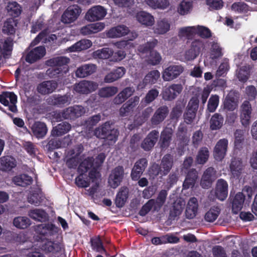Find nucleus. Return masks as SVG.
<instances>
[{
  "instance_id": "nucleus-1",
  "label": "nucleus",
  "mask_w": 257,
  "mask_h": 257,
  "mask_svg": "<svg viewBox=\"0 0 257 257\" xmlns=\"http://www.w3.org/2000/svg\"><path fill=\"white\" fill-rule=\"evenodd\" d=\"M38 235L35 240L40 242V249L45 253H56L62 250V244L58 241H51L49 237L58 232V228L53 224H40L36 228Z\"/></svg>"
},
{
  "instance_id": "nucleus-2",
  "label": "nucleus",
  "mask_w": 257,
  "mask_h": 257,
  "mask_svg": "<svg viewBox=\"0 0 257 257\" xmlns=\"http://www.w3.org/2000/svg\"><path fill=\"white\" fill-rule=\"evenodd\" d=\"M112 123L106 121L101 126L95 128L94 135L99 139L108 141V144H112L116 142L119 135L117 129L113 128Z\"/></svg>"
},
{
  "instance_id": "nucleus-3",
  "label": "nucleus",
  "mask_w": 257,
  "mask_h": 257,
  "mask_svg": "<svg viewBox=\"0 0 257 257\" xmlns=\"http://www.w3.org/2000/svg\"><path fill=\"white\" fill-rule=\"evenodd\" d=\"M228 195V183L225 180L219 179L217 180L214 190H212L209 196L210 199H217L224 201Z\"/></svg>"
},
{
  "instance_id": "nucleus-4",
  "label": "nucleus",
  "mask_w": 257,
  "mask_h": 257,
  "mask_svg": "<svg viewBox=\"0 0 257 257\" xmlns=\"http://www.w3.org/2000/svg\"><path fill=\"white\" fill-rule=\"evenodd\" d=\"M199 102L198 99L195 97H193L189 100L186 108V111L183 115L184 121L187 124H190L193 122L198 109Z\"/></svg>"
},
{
  "instance_id": "nucleus-5",
  "label": "nucleus",
  "mask_w": 257,
  "mask_h": 257,
  "mask_svg": "<svg viewBox=\"0 0 257 257\" xmlns=\"http://www.w3.org/2000/svg\"><path fill=\"white\" fill-rule=\"evenodd\" d=\"M0 102L13 112H17L16 105L17 102V96L13 92H3L0 94Z\"/></svg>"
},
{
  "instance_id": "nucleus-6",
  "label": "nucleus",
  "mask_w": 257,
  "mask_h": 257,
  "mask_svg": "<svg viewBox=\"0 0 257 257\" xmlns=\"http://www.w3.org/2000/svg\"><path fill=\"white\" fill-rule=\"evenodd\" d=\"M85 109L81 105H74L64 109L61 116L65 119H75L84 114Z\"/></svg>"
},
{
  "instance_id": "nucleus-7",
  "label": "nucleus",
  "mask_w": 257,
  "mask_h": 257,
  "mask_svg": "<svg viewBox=\"0 0 257 257\" xmlns=\"http://www.w3.org/2000/svg\"><path fill=\"white\" fill-rule=\"evenodd\" d=\"M140 101V97L135 96L130 98L119 108V114L121 117L128 116L132 114Z\"/></svg>"
},
{
  "instance_id": "nucleus-8",
  "label": "nucleus",
  "mask_w": 257,
  "mask_h": 257,
  "mask_svg": "<svg viewBox=\"0 0 257 257\" xmlns=\"http://www.w3.org/2000/svg\"><path fill=\"white\" fill-rule=\"evenodd\" d=\"M124 169L122 166H118L113 169L108 179L110 187L115 189L119 186L124 178Z\"/></svg>"
},
{
  "instance_id": "nucleus-9",
  "label": "nucleus",
  "mask_w": 257,
  "mask_h": 257,
  "mask_svg": "<svg viewBox=\"0 0 257 257\" xmlns=\"http://www.w3.org/2000/svg\"><path fill=\"white\" fill-rule=\"evenodd\" d=\"M106 15V10L102 6L98 5L91 8L86 13L85 18L90 22H94L102 20Z\"/></svg>"
},
{
  "instance_id": "nucleus-10",
  "label": "nucleus",
  "mask_w": 257,
  "mask_h": 257,
  "mask_svg": "<svg viewBox=\"0 0 257 257\" xmlns=\"http://www.w3.org/2000/svg\"><path fill=\"white\" fill-rule=\"evenodd\" d=\"M204 48V44L200 40H195L191 43L190 48L186 51L185 57L188 61L194 60Z\"/></svg>"
},
{
  "instance_id": "nucleus-11",
  "label": "nucleus",
  "mask_w": 257,
  "mask_h": 257,
  "mask_svg": "<svg viewBox=\"0 0 257 257\" xmlns=\"http://www.w3.org/2000/svg\"><path fill=\"white\" fill-rule=\"evenodd\" d=\"M148 160L146 158H141L135 163L131 172L132 180H138L143 175L148 166Z\"/></svg>"
},
{
  "instance_id": "nucleus-12",
  "label": "nucleus",
  "mask_w": 257,
  "mask_h": 257,
  "mask_svg": "<svg viewBox=\"0 0 257 257\" xmlns=\"http://www.w3.org/2000/svg\"><path fill=\"white\" fill-rule=\"evenodd\" d=\"M216 179V171L212 167H209L204 172L200 181V186L204 189L210 188Z\"/></svg>"
},
{
  "instance_id": "nucleus-13",
  "label": "nucleus",
  "mask_w": 257,
  "mask_h": 257,
  "mask_svg": "<svg viewBox=\"0 0 257 257\" xmlns=\"http://www.w3.org/2000/svg\"><path fill=\"white\" fill-rule=\"evenodd\" d=\"M228 141L226 139L219 140L214 148L213 156L215 160L221 161L225 157L227 151Z\"/></svg>"
},
{
  "instance_id": "nucleus-14",
  "label": "nucleus",
  "mask_w": 257,
  "mask_h": 257,
  "mask_svg": "<svg viewBox=\"0 0 257 257\" xmlns=\"http://www.w3.org/2000/svg\"><path fill=\"white\" fill-rule=\"evenodd\" d=\"M184 70L181 65H170L163 73V78L165 81H171L177 78Z\"/></svg>"
},
{
  "instance_id": "nucleus-15",
  "label": "nucleus",
  "mask_w": 257,
  "mask_h": 257,
  "mask_svg": "<svg viewBox=\"0 0 257 257\" xmlns=\"http://www.w3.org/2000/svg\"><path fill=\"white\" fill-rule=\"evenodd\" d=\"M81 12L77 5L69 6L62 16V22L66 24H70L75 21Z\"/></svg>"
},
{
  "instance_id": "nucleus-16",
  "label": "nucleus",
  "mask_w": 257,
  "mask_h": 257,
  "mask_svg": "<svg viewBox=\"0 0 257 257\" xmlns=\"http://www.w3.org/2000/svg\"><path fill=\"white\" fill-rule=\"evenodd\" d=\"M97 87L96 82L84 80L75 84L74 89L77 93L87 94L96 90Z\"/></svg>"
},
{
  "instance_id": "nucleus-17",
  "label": "nucleus",
  "mask_w": 257,
  "mask_h": 257,
  "mask_svg": "<svg viewBox=\"0 0 257 257\" xmlns=\"http://www.w3.org/2000/svg\"><path fill=\"white\" fill-rule=\"evenodd\" d=\"M183 88L181 84H173L163 90L162 98L165 100H173L181 93Z\"/></svg>"
},
{
  "instance_id": "nucleus-18",
  "label": "nucleus",
  "mask_w": 257,
  "mask_h": 257,
  "mask_svg": "<svg viewBox=\"0 0 257 257\" xmlns=\"http://www.w3.org/2000/svg\"><path fill=\"white\" fill-rule=\"evenodd\" d=\"M70 95L66 93L64 95L54 94L47 99L49 104L56 106L59 107H63L70 103Z\"/></svg>"
},
{
  "instance_id": "nucleus-19",
  "label": "nucleus",
  "mask_w": 257,
  "mask_h": 257,
  "mask_svg": "<svg viewBox=\"0 0 257 257\" xmlns=\"http://www.w3.org/2000/svg\"><path fill=\"white\" fill-rule=\"evenodd\" d=\"M169 107L166 105L159 106L155 111L151 119L152 125H157L162 122L168 116Z\"/></svg>"
},
{
  "instance_id": "nucleus-20",
  "label": "nucleus",
  "mask_w": 257,
  "mask_h": 257,
  "mask_svg": "<svg viewBox=\"0 0 257 257\" xmlns=\"http://www.w3.org/2000/svg\"><path fill=\"white\" fill-rule=\"evenodd\" d=\"M159 136V131L156 130L150 132L141 144L142 148L146 151H150L158 141Z\"/></svg>"
},
{
  "instance_id": "nucleus-21",
  "label": "nucleus",
  "mask_w": 257,
  "mask_h": 257,
  "mask_svg": "<svg viewBox=\"0 0 257 257\" xmlns=\"http://www.w3.org/2000/svg\"><path fill=\"white\" fill-rule=\"evenodd\" d=\"M46 54L44 46H39L30 51L26 55L25 60L29 63H33L42 58Z\"/></svg>"
},
{
  "instance_id": "nucleus-22",
  "label": "nucleus",
  "mask_w": 257,
  "mask_h": 257,
  "mask_svg": "<svg viewBox=\"0 0 257 257\" xmlns=\"http://www.w3.org/2000/svg\"><path fill=\"white\" fill-rule=\"evenodd\" d=\"M97 69L96 65L85 64L78 67L75 71V76L78 78H85L94 73Z\"/></svg>"
},
{
  "instance_id": "nucleus-23",
  "label": "nucleus",
  "mask_w": 257,
  "mask_h": 257,
  "mask_svg": "<svg viewBox=\"0 0 257 257\" xmlns=\"http://www.w3.org/2000/svg\"><path fill=\"white\" fill-rule=\"evenodd\" d=\"M57 86L58 83L55 81H45L38 85L37 90L42 95L49 94L54 91Z\"/></svg>"
},
{
  "instance_id": "nucleus-24",
  "label": "nucleus",
  "mask_w": 257,
  "mask_h": 257,
  "mask_svg": "<svg viewBox=\"0 0 257 257\" xmlns=\"http://www.w3.org/2000/svg\"><path fill=\"white\" fill-rule=\"evenodd\" d=\"M251 111V105L248 101H244L241 105L240 121L242 124L247 127L250 123Z\"/></svg>"
},
{
  "instance_id": "nucleus-25",
  "label": "nucleus",
  "mask_w": 257,
  "mask_h": 257,
  "mask_svg": "<svg viewBox=\"0 0 257 257\" xmlns=\"http://www.w3.org/2000/svg\"><path fill=\"white\" fill-rule=\"evenodd\" d=\"M198 179V173L196 169H190L187 172L185 180L183 183L184 189H188L194 186Z\"/></svg>"
},
{
  "instance_id": "nucleus-26",
  "label": "nucleus",
  "mask_w": 257,
  "mask_h": 257,
  "mask_svg": "<svg viewBox=\"0 0 257 257\" xmlns=\"http://www.w3.org/2000/svg\"><path fill=\"white\" fill-rule=\"evenodd\" d=\"M173 156L169 154L164 155L159 165L162 170L161 176L167 175L173 167Z\"/></svg>"
},
{
  "instance_id": "nucleus-27",
  "label": "nucleus",
  "mask_w": 257,
  "mask_h": 257,
  "mask_svg": "<svg viewBox=\"0 0 257 257\" xmlns=\"http://www.w3.org/2000/svg\"><path fill=\"white\" fill-rule=\"evenodd\" d=\"M229 167L233 176L237 178L241 175L244 169L241 159L235 157L231 159Z\"/></svg>"
},
{
  "instance_id": "nucleus-28",
  "label": "nucleus",
  "mask_w": 257,
  "mask_h": 257,
  "mask_svg": "<svg viewBox=\"0 0 257 257\" xmlns=\"http://www.w3.org/2000/svg\"><path fill=\"white\" fill-rule=\"evenodd\" d=\"M18 24V20L15 18H11L7 19L4 23L2 32L7 35H14Z\"/></svg>"
},
{
  "instance_id": "nucleus-29",
  "label": "nucleus",
  "mask_w": 257,
  "mask_h": 257,
  "mask_svg": "<svg viewBox=\"0 0 257 257\" xmlns=\"http://www.w3.org/2000/svg\"><path fill=\"white\" fill-rule=\"evenodd\" d=\"M31 129L34 136L38 139L43 138L48 132L46 124L39 121H35L32 125Z\"/></svg>"
},
{
  "instance_id": "nucleus-30",
  "label": "nucleus",
  "mask_w": 257,
  "mask_h": 257,
  "mask_svg": "<svg viewBox=\"0 0 257 257\" xmlns=\"http://www.w3.org/2000/svg\"><path fill=\"white\" fill-rule=\"evenodd\" d=\"M17 165L16 160L12 157L6 156L0 158V170L5 172H9Z\"/></svg>"
},
{
  "instance_id": "nucleus-31",
  "label": "nucleus",
  "mask_w": 257,
  "mask_h": 257,
  "mask_svg": "<svg viewBox=\"0 0 257 257\" xmlns=\"http://www.w3.org/2000/svg\"><path fill=\"white\" fill-rule=\"evenodd\" d=\"M245 200V195L242 192H238L231 200L232 211L235 214L242 209Z\"/></svg>"
},
{
  "instance_id": "nucleus-32",
  "label": "nucleus",
  "mask_w": 257,
  "mask_h": 257,
  "mask_svg": "<svg viewBox=\"0 0 257 257\" xmlns=\"http://www.w3.org/2000/svg\"><path fill=\"white\" fill-rule=\"evenodd\" d=\"M130 32L128 27L124 25H118L110 29L107 33L109 38H119L127 35Z\"/></svg>"
},
{
  "instance_id": "nucleus-33",
  "label": "nucleus",
  "mask_w": 257,
  "mask_h": 257,
  "mask_svg": "<svg viewBox=\"0 0 257 257\" xmlns=\"http://www.w3.org/2000/svg\"><path fill=\"white\" fill-rule=\"evenodd\" d=\"M170 29V23L169 21L164 18L158 20L153 28L154 33L158 35H163L167 33Z\"/></svg>"
},
{
  "instance_id": "nucleus-34",
  "label": "nucleus",
  "mask_w": 257,
  "mask_h": 257,
  "mask_svg": "<svg viewBox=\"0 0 257 257\" xmlns=\"http://www.w3.org/2000/svg\"><path fill=\"white\" fill-rule=\"evenodd\" d=\"M198 204L197 199L195 197L190 198L188 202L185 214L186 216L188 219H192L197 213Z\"/></svg>"
},
{
  "instance_id": "nucleus-35",
  "label": "nucleus",
  "mask_w": 257,
  "mask_h": 257,
  "mask_svg": "<svg viewBox=\"0 0 257 257\" xmlns=\"http://www.w3.org/2000/svg\"><path fill=\"white\" fill-rule=\"evenodd\" d=\"M136 18L140 23L147 27L152 26L155 23L154 17L150 14L144 11L138 13Z\"/></svg>"
},
{
  "instance_id": "nucleus-36",
  "label": "nucleus",
  "mask_w": 257,
  "mask_h": 257,
  "mask_svg": "<svg viewBox=\"0 0 257 257\" xmlns=\"http://www.w3.org/2000/svg\"><path fill=\"white\" fill-rule=\"evenodd\" d=\"M128 197V189L126 187H121L116 194L115 204L116 207H123Z\"/></svg>"
},
{
  "instance_id": "nucleus-37",
  "label": "nucleus",
  "mask_w": 257,
  "mask_h": 257,
  "mask_svg": "<svg viewBox=\"0 0 257 257\" xmlns=\"http://www.w3.org/2000/svg\"><path fill=\"white\" fill-rule=\"evenodd\" d=\"M71 128L70 123L65 121L62 122L53 127L51 131V135L53 137L61 136L68 133Z\"/></svg>"
},
{
  "instance_id": "nucleus-38",
  "label": "nucleus",
  "mask_w": 257,
  "mask_h": 257,
  "mask_svg": "<svg viewBox=\"0 0 257 257\" xmlns=\"http://www.w3.org/2000/svg\"><path fill=\"white\" fill-rule=\"evenodd\" d=\"M92 42L88 39H82L70 46L68 50L70 52H79L86 50L92 46Z\"/></svg>"
},
{
  "instance_id": "nucleus-39",
  "label": "nucleus",
  "mask_w": 257,
  "mask_h": 257,
  "mask_svg": "<svg viewBox=\"0 0 257 257\" xmlns=\"http://www.w3.org/2000/svg\"><path fill=\"white\" fill-rule=\"evenodd\" d=\"M28 215L34 220L43 222L48 218V214L43 209H31L28 212Z\"/></svg>"
},
{
  "instance_id": "nucleus-40",
  "label": "nucleus",
  "mask_w": 257,
  "mask_h": 257,
  "mask_svg": "<svg viewBox=\"0 0 257 257\" xmlns=\"http://www.w3.org/2000/svg\"><path fill=\"white\" fill-rule=\"evenodd\" d=\"M13 182L17 186L26 187L32 183L33 179L29 175L23 174L15 176L13 179Z\"/></svg>"
},
{
  "instance_id": "nucleus-41",
  "label": "nucleus",
  "mask_w": 257,
  "mask_h": 257,
  "mask_svg": "<svg viewBox=\"0 0 257 257\" xmlns=\"http://www.w3.org/2000/svg\"><path fill=\"white\" fill-rule=\"evenodd\" d=\"M209 152L207 147H202L199 150L195 158V163L196 164L204 165L208 160Z\"/></svg>"
},
{
  "instance_id": "nucleus-42",
  "label": "nucleus",
  "mask_w": 257,
  "mask_h": 257,
  "mask_svg": "<svg viewBox=\"0 0 257 257\" xmlns=\"http://www.w3.org/2000/svg\"><path fill=\"white\" fill-rule=\"evenodd\" d=\"M70 62V59L65 56H58L50 59L46 61L48 66L51 67L67 65Z\"/></svg>"
},
{
  "instance_id": "nucleus-43",
  "label": "nucleus",
  "mask_w": 257,
  "mask_h": 257,
  "mask_svg": "<svg viewBox=\"0 0 257 257\" xmlns=\"http://www.w3.org/2000/svg\"><path fill=\"white\" fill-rule=\"evenodd\" d=\"M94 159L93 157H88L82 161L77 169L78 173L86 174L88 171L94 166Z\"/></svg>"
},
{
  "instance_id": "nucleus-44",
  "label": "nucleus",
  "mask_w": 257,
  "mask_h": 257,
  "mask_svg": "<svg viewBox=\"0 0 257 257\" xmlns=\"http://www.w3.org/2000/svg\"><path fill=\"white\" fill-rule=\"evenodd\" d=\"M172 133L168 131H164L161 133L159 145L162 150L168 148L172 140Z\"/></svg>"
},
{
  "instance_id": "nucleus-45",
  "label": "nucleus",
  "mask_w": 257,
  "mask_h": 257,
  "mask_svg": "<svg viewBox=\"0 0 257 257\" xmlns=\"http://www.w3.org/2000/svg\"><path fill=\"white\" fill-rule=\"evenodd\" d=\"M158 44V41L154 39L152 41H149L147 43L140 45L138 48V51L143 54L151 53L153 49Z\"/></svg>"
},
{
  "instance_id": "nucleus-46",
  "label": "nucleus",
  "mask_w": 257,
  "mask_h": 257,
  "mask_svg": "<svg viewBox=\"0 0 257 257\" xmlns=\"http://www.w3.org/2000/svg\"><path fill=\"white\" fill-rule=\"evenodd\" d=\"M223 120L224 118L221 114L215 113L212 116L210 121L211 130H217L220 128L223 125Z\"/></svg>"
},
{
  "instance_id": "nucleus-47",
  "label": "nucleus",
  "mask_w": 257,
  "mask_h": 257,
  "mask_svg": "<svg viewBox=\"0 0 257 257\" xmlns=\"http://www.w3.org/2000/svg\"><path fill=\"white\" fill-rule=\"evenodd\" d=\"M183 209V204L181 202H175L170 208L169 218L171 220H175L178 217L182 212Z\"/></svg>"
},
{
  "instance_id": "nucleus-48",
  "label": "nucleus",
  "mask_w": 257,
  "mask_h": 257,
  "mask_svg": "<svg viewBox=\"0 0 257 257\" xmlns=\"http://www.w3.org/2000/svg\"><path fill=\"white\" fill-rule=\"evenodd\" d=\"M251 67L249 65L246 64L240 67L237 74V78L240 81L246 82L249 76Z\"/></svg>"
},
{
  "instance_id": "nucleus-49",
  "label": "nucleus",
  "mask_w": 257,
  "mask_h": 257,
  "mask_svg": "<svg viewBox=\"0 0 257 257\" xmlns=\"http://www.w3.org/2000/svg\"><path fill=\"white\" fill-rule=\"evenodd\" d=\"M160 73L158 70L151 71L145 76L143 80V83L145 86L148 84H155L160 77Z\"/></svg>"
},
{
  "instance_id": "nucleus-50",
  "label": "nucleus",
  "mask_w": 257,
  "mask_h": 257,
  "mask_svg": "<svg viewBox=\"0 0 257 257\" xmlns=\"http://www.w3.org/2000/svg\"><path fill=\"white\" fill-rule=\"evenodd\" d=\"M220 212V208L217 206H213L205 213L204 219L207 222H212L217 219Z\"/></svg>"
},
{
  "instance_id": "nucleus-51",
  "label": "nucleus",
  "mask_w": 257,
  "mask_h": 257,
  "mask_svg": "<svg viewBox=\"0 0 257 257\" xmlns=\"http://www.w3.org/2000/svg\"><path fill=\"white\" fill-rule=\"evenodd\" d=\"M90 243L92 249L96 252L100 253H106V250L104 247L102 241L100 236H97L94 238H91Z\"/></svg>"
},
{
  "instance_id": "nucleus-52",
  "label": "nucleus",
  "mask_w": 257,
  "mask_h": 257,
  "mask_svg": "<svg viewBox=\"0 0 257 257\" xmlns=\"http://www.w3.org/2000/svg\"><path fill=\"white\" fill-rule=\"evenodd\" d=\"M145 2L149 7L154 9H165L169 5L168 0H145Z\"/></svg>"
},
{
  "instance_id": "nucleus-53",
  "label": "nucleus",
  "mask_w": 257,
  "mask_h": 257,
  "mask_svg": "<svg viewBox=\"0 0 257 257\" xmlns=\"http://www.w3.org/2000/svg\"><path fill=\"white\" fill-rule=\"evenodd\" d=\"M14 225L20 229H25L31 224V221L29 218L25 216H18L14 219Z\"/></svg>"
},
{
  "instance_id": "nucleus-54",
  "label": "nucleus",
  "mask_w": 257,
  "mask_h": 257,
  "mask_svg": "<svg viewBox=\"0 0 257 257\" xmlns=\"http://www.w3.org/2000/svg\"><path fill=\"white\" fill-rule=\"evenodd\" d=\"M118 89L115 86L104 87L100 88L98 91V95L101 97H110L115 94Z\"/></svg>"
},
{
  "instance_id": "nucleus-55",
  "label": "nucleus",
  "mask_w": 257,
  "mask_h": 257,
  "mask_svg": "<svg viewBox=\"0 0 257 257\" xmlns=\"http://www.w3.org/2000/svg\"><path fill=\"white\" fill-rule=\"evenodd\" d=\"M168 193L166 190H161L155 200V211L159 210L166 202Z\"/></svg>"
},
{
  "instance_id": "nucleus-56",
  "label": "nucleus",
  "mask_w": 257,
  "mask_h": 257,
  "mask_svg": "<svg viewBox=\"0 0 257 257\" xmlns=\"http://www.w3.org/2000/svg\"><path fill=\"white\" fill-rule=\"evenodd\" d=\"M192 3L190 0H183L178 8V12L181 15L188 14L192 8Z\"/></svg>"
},
{
  "instance_id": "nucleus-57",
  "label": "nucleus",
  "mask_w": 257,
  "mask_h": 257,
  "mask_svg": "<svg viewBox=\"0 0 257 257\" xmlns=\"http://www.w3.org/2000/svg\"><path fill=\"white\" fill-rule=\"evenodd\" d=\"M7 10L10 15L14 17H17L22 12L21 7L16 2L9 3Z\"/></svg>"
},
{
  "instance_id": "nucleus-58",
  "label": "nucleus",
  "mask_w": 257,
  "mask_h": 257,
  "mask_svg": "<svg viewBox=\"0 0 257 257\" xmlns=\"http://www.w3.org/2000/svg\"><path fill=\"white\" fill-rule=\"evenodd\" d=\"M211 58L212 59H217L223 56L222 48L219 44L213 42L210 48Z\"/></svg>"
},
{
  "instance_id": "nucleus-59",
  "label": "nucleus",
  "mask_w": 257,
  "mask_h": 257,
  "mask_svg": "<svg viewBox=\"0 0 257 257\" xmlns=\"http://www.w3.org/2000/svg\"><path fill=\"white\" fill-rule=\"evenodd\" d=\"M155 199H152L148 200L142 207L139 212V214L141 216H144L147 215L150 211L153 208L155 211Z\"/></svg>"
},
{
  "instance_id": "nucleus-60",
  "label": "nucleus",
  "mask_w": 257,
  "mask_h": 257,
  "mask_svg": "<svg viewBox=\"0 0 257 257\" xmlns=\"http://www.w3.org/2000/svg\"><path fill=\"white\" fill-rule=\"evenodd\" d=\"M187 127L184 123H181L176 133L177 139L181 142H185L187 140Z\"/></svg>"
},
{
  "instance_id": "nucleus-61",
  "label": "nucleus",
  "mask_w": 257,
  "mask_h": 257,
  "mask_svg": "<svg viewBox=\"0 0 257 257\" xmlns=\"http://www.w3.org/2000/svg\"><path fill=\"white\" fill-rule=\"evenodd\" d=\"M219 101V98L217 95H211L209 99L207 110L209 112H213L216 109Z\"/></svg>"
},
{
  "instance_id": "nucleus-62",
  "label": "nucleus",
  "mask_w": 257,
  "mask_h": 257,
  "mask_svg": "<svg viewBox=\"0 0 257 257\" xmlns=\"http://www.w3.org/2000/svg\"><path fill=\"white\" fill-rule=\"evenodd\" d=\"M159 92L157 89L152 88L148 91L143 100L147 104H150L159 96Z\"/></svg>"
},
{
  "instance_id": "nucleus-63",
  "label": "nucleus",
  "mask_w": 257,
  "mask_h": 257,
  "mask_svg": "<svg viewBox=\"0 0 257 257\" xmlns=\"http://www.w3.org/2000/svg\"><path fill=\"white\" fill-rule=\"evenodd\" d=\"M196 33V28L194 26L182 28L179 30L180 34L186 36L188 39L192 38Z\"/></svg>"
},
{
  "instance_id": "nucleus-64",
  "label": "nucleus",
  "mask_w": 257,
  "mask_h": 257,
  "mask_svg": "<svg viewBox=\"0 0 257 257\" xmlns=\"http://www.w3.org/2000/svg\"><path fill=\"white\" fill-rule=\"evenodd\" d=\"M79 175L75 178L76 185L81 188H86L89 186V182L87 181V175L81 173H78Z\"/></svg>"
}]
</instances>
